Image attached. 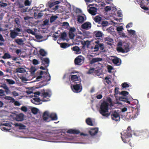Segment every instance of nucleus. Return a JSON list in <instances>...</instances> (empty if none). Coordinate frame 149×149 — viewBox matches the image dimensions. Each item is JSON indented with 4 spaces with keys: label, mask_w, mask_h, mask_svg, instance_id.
Segmentation results:
<instances>
[{
    "label": "nucleus",
    "mask_w": 149,
    "mask_h": 149,
    "mask_svg": "<svg viewBox=\"0 0 149 149\" xmlns=\"http://www.w3.org/2000/svg\"><path fill=\"white\" fill-rule=\"evenodd\" d=\"M109 106V104L106 102L104 101L101 103L99 111L102 116L107 118L109 116L110 113L108 111Z\"/></svg>",
    "instance_id": "obj_1"
},
{
    "label": "nucleus",
    "mask_w": 149,
    "mask_h": 149,
    "mask_svg": "<svg viewBox=\"0 0 149 149\" xmlns=\"http://www.w3.org/2000/svg\"><path fill=\"white\" fill-rule=\"evenodd\" d=\"M132 131L131 127L130 126L128 127L127 130L123 132V134L121 135V138L123 142L125 143H127L130 141L129 138L132 136Z\"/></svg>",
    "instance_id": "obj_2"
},
{
    "label": "nucleus",
    "mask_w": 149,
    "mask_h": 149,
    "mask_svg": "<svg viewBox=\"0 0 149 149\" xmlns=\"http://www.w3.org/2000/svg\"><path fill=\"white\" fill-rule=\"evenodd\" d=\"M78 82H76L74 84L71 85V88L72 91L74 93H79L81 92L82 89L81 81H78Z\"/></svg>",
    "instance_id": "obj_3"
},
{
    "label": "nucleus",
    "mask_w": 149,
    "mask_h": 149,
    "mask_svg": "<svg viewBox=\"0 0 149 149\" xmlns=\"http://www.w3.org/2000/svg\"><path fill=\"white\" fill-rule=\"evenodd\" d=\"M95 43L94 49V51L97 52L100 49L101 51H103V50L104 49V44L103 43H101L100 41H97L95 42ZM104 52V51H103Z\"/></svg>",
    "instance_id": "obj_4"
},
{
    "label": "nucleus",
    "mask_w": 149,
    "mask_h": 149,
    "mask_svg": "<svg viewBox=\"0 0 149 149\" xmlns=\"http://www.w3.org/2000/svg\"><path fill=\"white\" fill-rule=\"evenodd\" d=\"M129 93L127 91H122L120 94L123 95V96L119 97L118 99L120 101L126 102L129 104H130V102L128 100V99L127 98V97L126 96L128 95Z\"/></svg>",
    "instance_id": "obj_5"
},
{
    "label": "nucleus",
    "mask_w": 149,
    "mask_h": 149,
    "mask_svg": "<svg viewBox=\"0 0 149 149\" xmlns=\"http://www.w3.org/2000/svg\"><path fill=\"white\" fill-rule=\"evenodd\" d=\"M1 87L3 88L4 89L5 91L0 89V96H2L5 95V92L6 94H8L10 93V91L9 90V88L6 84H3L1 86Z\"/></svg>",
    "instance_id": "obj_6"
},
{
    "label": "nucleus",
    "mask_w": 149,
    "mask_h": 149,
    "mask_svg": "<svg viewBox=\"0 0 149 149\" xmlns=\"http://www.w3.org/2000/svg\"><path fill=\"white\" fill-rule=\"evenodd\" d=\"M85 58L81 55H79L75 58L74 60L75 65H81L84 62Z\"/></svg>",
    "instance_id": "obj_7"
},
{
    "label": "nucleus",
    "mask_w": 149,
    "mask_h": 149,
    "mask_svg": "<svg viewBox=\"0 0 149 149\" xmlns=\"http://www.w3.org/2000/svg\"><path fill=\"white\" fill-rule=\"evenodd\" d=\"M43 73L45 74V75H46V80L47 81H49L50 80V75L49 73H48V75L47 72H45L43 71H41L40 73V75L38 76L36 78V81H39L40 79L42 78L43 77L42 75Z\"/></svg>",
    "instance_id": "obj_8"
},
{
    "label": "nucleus",
    "mask_w": 149,
    "mask_h": 149,
    "mask_svg": "<svg viewBox=\"0 0 149 149\" xmlns=\"http://www.w3.org/2000/svg\"><path fill=\"white\" fill-rule=\"evenodd\" d=\"M67 133L70 134H80L81 136H87V134H84V133H80L79 130L76 129H69L67 131Z\"/></svg>",
    "instance_id": "obj_9"
},
{
    "label": "nucleus",
    "mask_w": 149,
    "mask_h": 149,
    "mask_svg": "<svg viewBox=\"0 0 149 149\" xmlns=\"http://www.w3.org/2000/svg\"><path fill=\"white\" fill-rule=\"evenodd\" d=\"M117 50L118 52L124 53L130 51V49L129 48V45H126V47H117Z\"/></svg>",
    "instance_id": "obj_10"
},
{
    "label": "nucleus",
    "mask_w": 149,
    "mask_h": 149,
    "mask_svg": "<svg viewBox=\"0 0 149 149\" xmlns=\"http://www.w3.org/2000/svg\"><path fill=\"white\" fill-rule=\"evenodd\" d=\"M41 96L43 97L41 100L43 102H46L48 101L49 100H45V98L47 97H50V95L48 92H45L44 89L41 91V95H40Z\"/></svg>",
    "instance_id": "obj_11"
},
{
    "label": "nucleus",
    "mask_w": 149,
    "mask_h": 149,
    "mask_svg": "<svg viewBox=\"0 0 149 149\" xmlns=\"http://www.w3.org/2000/svg\"><path fill=\"white\" fill-rule=\"evenodd\" d=\"M111 119L116 121H118L120 120V116L118 113L116 111L113 112L111 115Z\"/></svg>",
    "instance_id": "obj_12"
},
{
    "label": "nucleus",
    "mask_w": 149,
    "mask_h": 149,
    "mask_svg": "<svg viewBox=\"0 0 149 149\" xmlns=\"http://www.w3.org/2000/svg\"><path fill=\"white\" fill-rule=\"evenodd\" d=\"M92 25L91 23L89 22H86L84 23L81 26L83 29L86 30H88L90 29Z\"/></svg>",
    "instance_id": "obj_13"
},
{
    "label": "nucleus",
    "mask_w": 149,
    "mask_h": 149,
    "mask_svg": "<svg viewBox=\"0 0 149 149\" xmlns=\"http://www.w3.org/2000/svg\"><path fill=\"white\" fill-rule=\"evenodd\" d=\"M34 98L31 100V102L36 104H40V101H42L39 98H38L37 96L34 95Z\"/></svg>",
    "instance_id": "obj_14"
},
{
    "label": "nucleus",
    "mask_w": 149,
    "mask_h": 149,
    "mask_svg": "<svg viewBox=\"0 0 149 149\" xmlns=\"http://www.w3.org/2000/svg\"><path fill=\"white\" fill-rule=\"evenodd\" d=\"M88 12L93 15H95L97 13V8L95 7H91L88 10Z\"/></svg>",
    "instance_id": "obj_15"
},
{
    "label": "nucleus",
    "mask_w": 149,
    "mask_h": 149,
    "mask_svg": "<svg viewBox=\"0 0 149 149\" xmlns=\"http://www.w3.org/2000/svg\"><path fill=\"white\" fill-rule=\"evenodd\" d=\"M50 115L49 114V112L47 111H45L44 112L42 116L43 120L49 122V120L48 119Z\"/></svg>",
    "instance_id": "obj_16"
},
{
    "label": "nucleus",
    "mask_w": 149,
    "mask_h": 149,
    "mask_svg": "<svg viewBox=\"0 0 149 149\" xmlns=\"http://www.w3.org/2000/svg\"><path fill=\"white\" fill-rule=\"evenodd\" d=\"M24 114L23 113H20L16 115L15 119L17 121H22L24 120Z\"/></svg>",
    "instance_id": "obj_17"
},
{
    "label": "nucleus",
    "mask_w": 149,
    "mask_h": 149,
    "mask_svg": "<svg viewBox=\"0 0 149 149\" xmlns=\"http://www.w3.org/2000/svg\"><path fill=\"white\" fill-rule=\"evenodd\" d=\"M79 76H77L76 75H72L71 76V81L74 82V84L76 82H78V81H81L79 79Z\"/></svg>",
    "instance_id": "obj_18"
},
{
    "label": "nucleus",
    "mask_w": 149,
    "mask_h": 149,
    "mask_svg": "<svg viewBox=\"0 0 149 149\" xmlns=\"http://www.w3.org/2000/svg\"><path fill=\"white\" fill-rule=\"evenodd\" d=\"M102 60V59L101 58H93L90 61V64H93L96 62L101 61Z\"/></svg>",
    "instance_id": "obj_19"
},
{
    "label": "nucleus",
    "mask_w": 149,
    "mask_h": 149,
    "mask_svg": "<svg viewBox=\"0 0 149 149\" xmlns=\"http://www.w3.org/2000/svg\"><path fill=\"white\" fill-rule=\"evenodd\" d=\"M77 21L80 23H83L86 19V17L85 16L82 15H79L77 18Z\"/></svg>",
    "instance_id": "obj_20"
},
{
    "label": "nucleus",
    "mask_w": 149,
    "mask_h": 149,
    "mask_svg": "<svg viewBox=\"0 0 149 149\" xmlns=\"http://www.w3.org/2000/svg\"><path fill=\"white\" fill-rule=\"evenodd\" d=\"M98 132V129L94 128L91 129L89 131V133L92 136H93L96 134Z\"/></svg>",
    "instance_id": "obj_21"
},
{
    "label": "nucleus",
    "mask_w": 149,
    "mask_h": 149,
    "mask_svg": "<svg viewBox=\"0 0 149 149\" xmlns=\"http://www.w3.org/2000/svg\"><path fill=\"white\" fill-rule=\"evenodd\" d=\"M112 62L114 64L116 65H119L120 64L121 60L118 57H116L113 59L112 60Z\"/></svg>",
    "instance_id": "obj_22"
},
{
    "label": "nucleus",
    "mask_w": 149,
    "mask_h": 149,
    "mask_svg": "<svg viewBox=\"0 0 149 149\" xmlns=\"http://www.w3.org/2000/svg\"><path fill=\"white\" fill-rule=\"evenodd\" d=\"M18 35V33L15 31H11L10 33V38L12 39H15Z\"/></svg>",
    "instance_id": "obj_23"
},
{
    "label": "nucleus",
    "mask_w": 149,
    "mask_h": 149,
    "mask_svg": "<svg viewBox=\"0 0 149 149\" xmlns=\"http://www.w3.org/2000/svg\"><path fill=\"white\" fill-rule=\"evenodd\" d=\"M142 135L145 138L148 137H149V131L147 130H143L142 133Z\"/></svg>",
    "instance_id": "obj_24"
},
{
    "label": "nucleus",
    "mask_w": 149,
    "mask_h": 149,
    "mask_svg": "<svg viewBox=\"0 0 149 149\" xmlns=\"http://www.w3.org/2000/svg\"><path fill=\"white\" fill-rule=\"evenodd\" d=\"M105 39L106 41H108V42H107V44L110 45H112L111 43H113V39L112 38H110L109 36L106 37L105 38Z\"/></svg>",
    "instance_id": "obj_25"
},
{
    "label": "nucleus",
    "mask_w": 149,
    "mask_h": 149,
    "mask_svg": "<svg viewBox=\"0 0 149 149\" xmlns=\"http://www.w3.org/2000/svg\"><path fill=\"white\" fill-rule=\"evenodd\" d=\"M49 117L52 120H56L58 119L57 114L54 113H52L50 114Z\"/></svg>",
    "instance_id": "obj_26"
},
{
    "label": "nucleus",
    "mask_w": 149,
    "mask_h": 149,
    "mask_svg": "<svg viewBox=\"0 0 149 149\" xmlns=\"http://www.w3.org/2000/svg\"><path fill=\"white\" fill-rule=\"evenodd\" d=\"M40 58L43 63H45L47 65V66L46 67H48L49 63V59L48 58H43V57H41Z\"/></svg>",
    "instance_id": "obj_27"
},
{
    "label": "nucleus",
    "mask_w": 149,
    "mask_h": 149,
    "mask_svg": "<svg viewBox=\"0 0 149 149\" xmlns=\"http://www.w3.org/2000/svg\"><path fill=\"white\" fill-rule=\"evenodd\" d=\"M94 33L95 37L97 38V37L98 38L102 37L103 35V33L100 31H95L94 32Z\"/></svg>",
    "instance_id": "obj_28"
},
{
    "label": "nucleus",
    "mask_w": 149,
    "mask_h": 149,
    "mask_svg": "<svg viewBox=\"0 0 149 149\" xmlns=\"http://www.w3.org/2000/svg\"><path fill=\"white\" fill-rule=\"evenodd\" d=\"M16 72L23 73L25 72L26 71L24 68H18L16 69Z\"/></svg>",
    "instance_id": "obj_29"
},
{
    "label": "nucleus",
    "mask_w": 149,
    "mask_h": 149,
    "mask_svg": "<svg viewBox=\"0 0 149 149\" xmlns=\"http://www.w3.org/2000/svg\"><path fill=\"white\" fill-rule=\"evenodd\" d=\"M94 20L95 22L99 23L102 21V17L99 16H96L94 18Z\"/></svg>",
    "instance_id": "obj_30"
},
{
    "label": "nucleus",
    "mask_w": 149,
    "mask_h": 149,
    "mask_svg": "<svg viewBox=\"0 0 149 149\" xmlns=\"http://www.w3.org/2000/svg\"><path fill=\"white\" fill-rule=\"evenodd\" d=\"M15 42L16 43L19 45H22L23 42V41L22 39L18 38L15 39Z\"/></svg>",
    "instance_id": "obj_31"
},
{
    "label": "nucleus",
    "mask_w": 149,
    "mask_h": 149,
    "mask_svg": "<svg viewBox=\"0 0 149 149\" xmlns=\"http://www.w3.org/2000/svg\"><path fill=\"white\" fill-rule=\"evenodd\" d=\"M86 122L87 124L90 126H93V123L91 119L88 118L86 119Z\"/></svg>",
    "instance_id": "obj_32"
},
{
    "label": "nucleus",
    "mask_w": 149,
    "mask_h": 149,
    "mask_svg": "<svg viewBox=\"0 0 149 149\" xmlns=\"http://www.w3.org/2000/svg\"><path fill=\"white\" fill-rule=\"evenodd\" d=\"M60 47L63 48H66L69 47L70 45L68 43L66 42L61 43L60 44Z\"/></svg>",
    "instance_id": "obj_33"
},
{
    "label": "nucleus",
    "mask_w": 149,
    "mask_h": 149,
    "mask_svg": "<svg viewBox=\"0 0 149 149\" xmlns=\"http://www.w3.org/2000/svg\"><path fill=\"white\" fill-rule=\"evenodd\" d=\"M126 45H128L126 43H122L121 42H119L118 43V45H117L119 46V47H126L127 46Z\"/></svg>",
    "instance_id": "obj_34"
},
{
    "label": "nucleus",
    "mask_w": 149,
    "mask_h": 149,
    "mask_svg": "<svg viewBox=\"0 0 149 149\" xmlns=\"http://www.w3.org/2000/svg\"><path fill=\"white\" fill-rule=\"evenodd\" d=\"M6 81L9 84H14L15 83V81L11 79H6Z\"/></svg>",
    "instance_id": "obj_35"
},
{
    "label": "nucleus",
    "mask_w": 149,
    "mask_h": 149,
    "mask_svg": "<svg viewBox=\"0 0 149 149\" xmlns=\"http://www.w3.org/2000/svg\"><path fill=\"white\" fill-rule=\"evenodd\" d=\"M72 50L76 51L77 52L79 53V52H80V50L79 48V47L77 46H75L74 47H73L72 48Z\"/></svg>",
    "instance_id": "obj_36"
},
{
    "label": "nucleus",
    "mask_w": 149,
    "mask_h": 149,
    "mask_svg": "<svg viewBox=\"0 0 149 149\" xmlns=\"http://www.w3.org/2000/svg\"><path fill=\"white\" fill-rule=\"evenodd\" d=\"M58 17L56 16H52L50 17V22L52 23L54 22L56 19Z\"/></svg>",
    "instance_id": "obj_37"
},
{
    "label": "nucleus",
    "mask_w": 149,
    "mask_h": 149,
    "mask_svg": "<svg viewBox=\"0 0 149 149\" xmlns=\"http://www.w3.org/2000/svg\"><path fill=\"white\" fill-rule=\"evenodd\" d=\"M67 34L66 32H64L61 33V38L64 40H65L66 37H67Z\"/></svg>",
    "instance_id": "obj_38"
},
{
    "label": "nucleus",
    "mask_w": 149,
    "mask_h": 149,
    "mask_svg": "<svg viewBox=\"0 0 149 149\" xmlns=\"http://www.w3.org/2000/svg\"><path fill=\"white\" fill-rule=\"evenodd\" d=\"M40 54L41 56H45L47 54L46 52L45 51L42 49H40L39 51Z\"/></svg>",
    "instance_id": "obj_39"
},
{
    "label": "nucleus",
    "mask_w": 149,
    "mask_h": 149,
    "mask_svg": "<svg viewBox=\"0 0 149 149\" xmlns=\"http://www.w3.org/2000/svg\"><path fill=\"white\" fill-rule=\"evenodd\" d=\"M75 35L73 32H69V37L70 39H73Z\"/></svg>",
    "instance_id": "obj_40"
},
{
    "label": "nucleus",
    "mask_w": 149,
    "mask_h": 149,
    "mask_svg": "<svg viewBox=\"0 0 149 149\" xmlns=\"http://www.w3.org/2000/svg\"><path fill=\"white\" fill-rule=\"evenodd\" d=\"M11 58V56L10 54L8 53H5L4 55L3 58Z\"/></svg>",
    "instance_id": "obj_41"
},
{
    "label": "nucleus",
    "mask_w": 149,
    "mask_h": 149,
    "mask_svg": "<svg viewBox=\"0 0 149 149\" xmlns=\"http://www.w3.org/2000/svg\"><path fill=\"white\" fill-rule=\"evenodd\" d=\"M57 3H55V2H48V4H49V6L50 7H51L54 5L56 4H58L59 3V1H56Z\"/></svg>",
    "instance_id": "obj_42"
},
{
    "label": "nucleus",
    "mask_w": 149,
    "mask_h": 149,
    "mask_svg": "<svg viewBox=\"0 0 149 149\" xmlns=\"http://www.w3.org/2000/svg\"><path fill=\"white\" fill-rule=\"evenodd\" d=\"M38 109L35 108H33L31 109L32 113L34 114H36L38 113Z\"/></svg>",
    "instance_id": "obj_43"
},
{
    "label": "nucleus",
    "mask_w": 149,
    "mask_h": 149,
    "mask_svg": "<svg viewBox=\"0 0 149 149\" xmlns=\"http://www.w3.org/2000/svg\"><path fill=\"white\" fill-rule=\"evenodd\" d=\"M123 30V28L122 26H119L117 28V30L118 32L122 31Z\"/></svg>",
    "instance_id": "obj_44"
},
{
    "label": "nucleus",
    "mask_w": 149,
    "mask_h": 149,
    "mask_svg": "<svg viewBox=\"0 0 149 149\" xmlns=\"http://www.w3.org/2000/svg\"><path fill=\"white\" fill-rule=\"evenodd\" d=\"M21 110L24 112H26L27 111L28 109L25 106H23L21 108Z\"/></svg>",
    "instance_id": "obj_45"
},
{
    "label": "nucleus",
    "mask_w": 149,
    "mask_h": 149,
    "mask_svg": "<svg viewBox=\"0 0 149 149\" xmlns=\"http://www.w3.org/2000/svg\"><path fill=\"white\" fill-rule=\"evenodd\" d=\"M122 87L123 88H126L129 87V85L127 83H124L122 84Z\"/></svg>",
    "instance_id": "obj_46"
},
{
    "label": "nucleus",
    "mask_w": 149,
    "mask_h": 149,
    "mask_svg": "<svg viewBox=\"0 0 149 149\" xmlns=\"http://www.w3.org/2000/svg\"><path fill=\"white\" fill-rule=\"evenodd\" d=\"M1 126H7L8 127H10L11 126V125L10 123H1Z\"/></svg>",
    "instance_id": "obj_47"
},
{
    "label": "nucleus",
    "mask_w": 149,
    "mask_h": 149,
    "mask_svg": "<svg viewBox=\"0 0 149 149\" xmlns=\"http://www.w3.org/2000/svg\"><path fill=\"white\" fill-rule=\"evenodd\" d=\"M15 22L18 25H20V22L19 18H16L15 19Z\"/></svg>",
    "instance_id": "obj_48"
},
{
    "label": "nucleus",
    "mask_w": 149,
    "mask_h": 149,
    "mask_svg": "<svg viewBox=\"0 0 149 149\" xmlns=\"http://www.w3.org/2000/svg\"><path fill=\"white\" fill-rule=\"evenodd\" d=\"M39 63V62L38 60L36 59H34L33 60V63L34 65H38Z\"/></svg>",
    "instance_id": "obj_49"
},
{
    "label": "nucleus",
    "mask_w": 149,
    "mask_h": 149,
    "mask_svg": "<svg viewBox=\"0 0 149 149\" xmlns=\"http://www.w3.org/2000/svg\"><path fill=\"white\" fill-rule=\"evenodd\" d=\"M108 22L106 21H104L102 22L101 24L103 26H106L107 25Z\"/></svg>",
    "instance_id": "obj_50"
},
{
    "label": "nucleus",
    "mask_w": 149,
    "mask_h": 149,
    "mask_svg": "<svg viewBox=\"0 0 149 149\" xmlns=\"http://www.w3.org/2000/svg\"><path fill=\"white\" fill-rule=\"evenodd\" d=\"M49 21L48 19H46L43 22V25H47L49 24Z\"/></svg>",
    "instance_id": "obj_51"
},
{
    "label": "nucleus",
    "mask_w": 149,
    "mask_h": 149,
    "mask_svg": "<svg viewBox=\"0 0 149 149\" xmlns=\"http://www.w3.org/2000/svg\"><path fill=\"white\" fill-rule=\"evenodd\" d=\"M128 31V32L130 34H131L132 35H134L135 34V32L134 30H127Z\"/></svg>",
    "instance_id": "obj_52"
},
{
    "label": "nucleus",
    "mask_w": 149,
    "mask_h": 149,
    "mask_svg": "<svg viewBox=\"0 0 149 149\" xmlns=\"http://www.w3.org/2000/svg\"><path fill=\"white\" fill-rule=\"evenodd\" d=\"M24 4L26 6H30L31 3L29 0H26L24 2Z\"/></svg>",
    "instance_id": "obj_53"
},
{
    "label": "nucleus",
    "mask_w": 149,
    "mask_h": 149,
    "mask_svg": "<svg viewBox=\"0 0 149 149\" xmlns=\"http://www.w3.org/2000/svg\"><path fill=\"white\" fill-rule=\"evenodd\" d=\"M104 10L106 12H107V11H109V10H111V8L110 6H107L105 8Z\"/></svg>",
    "instance_id": "obj_54"
},
{
    "label": "nucleus",
    "mask_w": 149,
    "mask_h": 149,
    "mask_svg": "<svg viewBox=\"0 0 149 149\" xmlns=\"http://www.w3.org/2000/svg\"><path fill=\"white\" fill-rule=\"evenodd\" d=\"M107 69L109 72H111V70L113 69V67L111 65H108L107 66Z\"/></svg>",
    "instance_id": "obj_55"
},
{
    "label": "nucleus",
    "mask_w": 149,
    "mask_h": 149,
    "mask_svg": "<svg viewBox=\"0 0 149 149\" xmlns=\"http://www.w3.org/2000/svg\"><path fill=\"white\" fill-rule=\"evenodd\" d=\"M26 126L22 124H20L19 129H25Z\"/></svg>",
    "instance_id": "obj_56"
},
{
    "label": "nucleus",
    "mask_w": 149,
    "mask_h": 149,
    "mask_svg": "<svg viewBox=\"0 0 149 149\" xmlns=\"http://www.w3.org/2000/svg\"><path fill=\"white\" fill-rule=\"evenodd\" d=\"M12 94L14 96H17L19 95L18 93L15 91H13L12 92Z\"/></svg>",
    "instance_id": "obj_57"
},
{
    "label": "nucleus",
    "mask_w": 149,
    "mask_h": 149,
    "mask_svg": "<svg viewBox=\"0 0 149 149\" xmlns=\"http://www.w3.org/2000/svg\"><path fill=\"white\" fill-rule=\"evenodd\" d=\"M132 22L128 23L126 26V27L127 28H128L130 27H132Z\"/></svg>",
    "instance_id": "obj_58"
},
{
    "label": "nucleus",
    "mask_w": 149,
    "mask_h": 149,
    "mask_svg": "<svg viewBox=\"0 0 149 149\" xmlns=\"http://www.w3.org/2000/svg\"><path fill=\"white\" fill-rule=\"evenodd\" d=\"M41 95V91H37L36 92H35L34 93V95Z\"/></svg>",
    "instance_id": "obj_59"
},
{
    "label": "nucleus",
    "mask_w": 149,
    "mask_h": 149,
    "mask_svg": "<svg viewBox=\"0 0 149 149\" xmlns=\"http://www.w3.org/2000/svg\"><path fill=\"white\" fill-rule=\"evenodd\" d=\"M26 32L29 33H31L32 34H33V32L32 30L31 29H27L26 31Z\"/></svg>",
    "instance_id": "obj_60"
},
{
    "label": "nucleus",
    "mask_w": 149,
    "mask_h": 149,
    "mask_svg": "<svg viewBox=\"0 0 149 149\" xmlns=\"http://www.w3.org/2000/svg\"><path fill=\"white\" fill-rule=\"evenodd\" d=\"M94 68H92L90 69L88 71V73L89 74H91L93 72V71L94 70Z\"/></svg>",
    "instance_id": "obj_61"
},
{
    "label": "nucleus",
    "mask_w": 149,
    "mask_h": 149,
    "mask_svg": "<svg viewBox=\"0 0 149 149\" xmlns=\"http://www.w3.org/2000/svg\"><path fill=\"white\" fill-rule=\"evenodd\" d=\"M119 88L118 87H116L115 89V94H118V92Z\"/></svg>",
    "instance_id": "obj_62"
},
{
    "label": "nucleus",
    "mask_w": 149,
    "mask_h": 149,
    "mask_svg": "<svg viewBox=\"0 0 149 149\" xmlns=\"http://www.w3.org/2000/svg\"><path fill=\"white\" fill-rule=\"evenodd\" d=\"M14 104L16 106H19L20 105V104L19 102L15 101L14 102Z\"/></svg>",
    "instance_id": "obj_63"
},
{
    "label": "nucleus",
    "mask_w": 149,
    "mask_h": 149,
    "mask_svg": "<svg viewBox=\"0 0 149 149\" xmlns=\"http://www.w3.org/2000/svg\"><path fill=\"white\" fill-rule=\"evenodd\" d=\"M22 52V50L20 49H17L16 51L15 52L17 54H18L19 53H20Z\"/></svg>",
    "instance_id": "obj_64"
}]
</instances>
